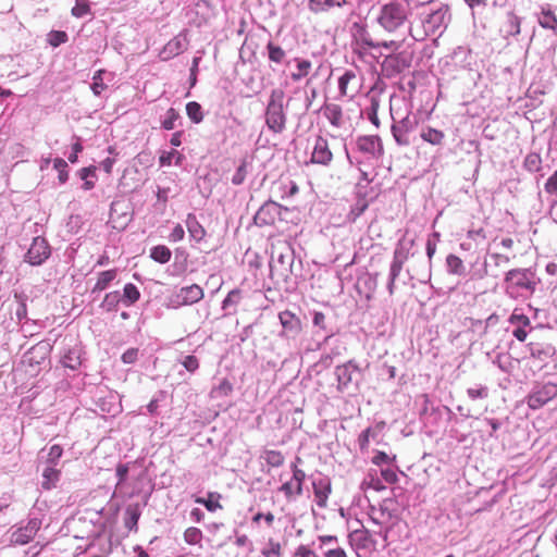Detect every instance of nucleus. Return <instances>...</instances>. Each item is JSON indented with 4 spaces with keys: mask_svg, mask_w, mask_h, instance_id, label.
<instances>
[{
    "mask_svg": "<svg viewBox=\"0 0 557 557\" xmlns=\"http://www.w3.org/2000/svg\"><path fill=\"white\" fill-rule=\"evenodd\" d=\"M233 391V385L227 379H223L211 392V398H221L228 396Z\"/></svg>",
    "mask_w": 557,
    "mask_h": 557,
    "instance_id": "nucleus-45",
    "label": "nucleus"
},
{
    "mask_svg": "<svg viewBox=\"0 0 557 557\" xmlns=\"http://www.w3.org/2000/svg\"><path fill=\"white\" fill-rule=\"evenodd\" d=\"M141 516V508L138 503L136 504H129L125 509V518H124V525L129 531H137L138 530V520Z\"/></svg>",
    "mask_w": 557,
    "mask_h": 557,
    "instance_id": "nucleus-27",
    "label": "nucleus"
},
{
    "mask_svg": "<svg viewBox=\"0 0 557 557\" xmlns=\"http://www.w3.org/2000/svg\"><path fill=\"white\" fill-rule=\"evenodd\" d=\"M61 471L57 468V466H48L46 465L42 471V481L41 486L44 490H51L55 487L57 483L60 480Z\"/></svg>",
    "mask_w": 557,
    "mask_h": 557,
    "instance_id": "nucleus-30",
    "label": "nucleus"
},
{
    "mask_svg": "<svg viewBox=\"0 0 557 557\" xmlns=\"http://www.w3.org/2000/svg\"><path fill=\"white\" fill-rule=\"evenodd\" d=\"M306 478L305 472L293 465V476L292 480L295 482V494L300 496L302 494V482Z\"/></svg>",
    "mask_w": 557,
    "mask_h": 557,
    "instance_id": "nucleus-57",
    "label": "nucleus"
},
{
    "mask_svg": "<svg viewBox=\"0 0 557 557\" xmlns=\"http://www.w3.org/2000/svg\"><path fill=\"white\" fill-rule=\"evenodd\" d=\"M140 298V292L138 287L133 283H126L121 294L122 304L125 307L134 306Z\"/></svg>",
    "mask_w": 557,
    "mask_h": 557,
    "instance_id": "nucleus-31",
    "label": "nucleus"
},
{
    "mask_svg": "<svg viewBox=\"0 0 557 557\" xmlns=\"http://www.w3.org/2000/svg\"><path fill=\"white\" fill-rule=\"evenodd\" d=\"M354 29H356L355 37L358 41H360L363 46L369 48H376L379 45H376L370 37L369 33L366 30L364 26L354 23L352 26Z\"/></svg>",
    "mask_w": 557,
    "mask_h": 557,
    "instance_id": "nucleus-44",
    "label": "nucleus"
},
{
    "mask_svg": "<svg viewBox=\"0 0 557 557\" xmlns=\"http://www.w3.org/2000/svg\"><path fill=\"white\" fill-rule=\"evenodd\" d=\"M220 494L215 492H211L208 494V497H197L195 498V503L202 505L210 512H214L218 509H221L222 506L219 503Z\"/></svg>",
    "mask_w": 557,
    "mask_h": 557,
    "instance_id": "nucleus-41",
    "label": "nucleus"
},
{
    "mask_svg": "<svg viewBox=\"0 0 557 557\" xmlns=\"http://www.w3.org/2000/svg\"><path fill=\"white\" fill-rule=\"evenodd\" d=\"M51 256V247L42 236L34 237L30 247L24 256V261L33 267L44 264Z\"/></svg>",
    "mask_w": 557,
    "mask_h": 557,
    "instance_id": "nucleus-8",
    "label": "nucleus"
},
{
    "mask_svg": "<svg viewBox=\"0 0 557 557\" xmlns=\"http://www.w3.org/2000/svg\"><path fill=\"white\" fill-rule=\"evenodd\" d=\"M557 396V384L546 382L543 384H535L527 397L528 406L533 409H540L548 401Z\"/></svg>",
    "mask_w": 557,
    "mask_h": 557,
    "instance_id": "nucleus-5",
    "label": "nucleus"
},
{
    "mask_svg": "<svg viewBox=\"0 0 557 557\" xmlns=\"http://www.w3.org/2000/svg\"><path fill=\"white\" fill-rule=\"evenodd\" d=\"M509 262L510 258L508 256L488 251L483 264L484 274L496 278Z\"/></svg>",
    "mask_w": 557,
    "mask_h": 557,
    "instance_id": "nucleus-17",
    "label": "nucleus"
},
{
    "mask_svg": "<svg viewBox=\"0 0 557 557\" xmlns=\"http://www.w3.org/2000/svg\"><path fill=\"white\" fill-rule=\"evenodd\" d=\"M178 119H180L178 112L175 109L170 108L165 113V117L161 122L162 128H164L166 131L174 129L175 122Z\"/></svg>",
    "mask_w": 557,
    "mask_h": 557,
    "instance_id": "nucleus-54",
    "label": "nucleus"
},
{
    "mask_svg": "<svg viewBox=\"0 0 557 557\" xmlns=\"http://www.w3.org/2000/svg\"><path fill=\"white\" fill-rule=\"evenodd\" d=\"M417 122L409 115L403 117L400 121H394L392 125V134L399 146L410 145V133L414 129Z\"/></svg>",
    "mask_w": 557,
    "mask_h": 557,
    "instance_id": "nucleus-15",
    "label": "nucleus"
},
{
    "mask_svg": "<svg viewBox=\"0 0 557 557\" xmlns=\"http://www.w3.org/2000/svg\"><path fill=\"white\" fill-rule=\"evenodd\" d=\"M524 169L529 172H537L542 168V159L539 153H529L523 162Z\"/></svg>",
    "mask_w": 557,
    "mask_h": 557,
    "instance_id": "nucleus-48",
    "label": "nucleus"
},
{
    "mask_svg": "<svg viewBox=\"0 0 557 557\" xmlns=\"http://www.w3.org/2000/svg\"><path fill=\"white\" fill-rule=\"evenodd\" d=\"M41 528V519L29 517L26 524L21 523L15 529H11L10 543L13 545H26L33 541Z\"/></svg>",
    "mask_w": 557,
    "mask_h": 557,
    "instance_id": "nucleus-6",
    "label": "nucleus"
},
{
    "mask_svg": "<svg viewBox=\"0 0 557 557\" xmlns=\"http://www.w3.org/2000/svg\"><path fill=\"white\" fill-rule=\"evenodd\" d=\"M265 50L270 63H273L275 65H282L286 63L287 53L277 44L270 40L265 46Z\"/></svg>",
    "mask_w": 557,
    "mask_h": 557,
    "instance_id": "nucleus-28",
    "label": "nucleus"
},
{
    "mask_svg": "<svg viewBox=\"0 0 557 557\" xmlns=\"http://www.w3.org/2000/svg\"><path fill=\"white\" fill-rule=\"evenodd\" d=\"M405 262L396 260L393 258L391 265H389V273H388V280H387V290L389 295L394 294V287L395 282L399 277Z\"/></svg>",
    "mask_w": 557,
    "mask_h": 557,
    "instance_id": "nucleus-35",
    "label": "nucleus"
},
{
    "mask_svg": "<svg viewBox=\"0 0 557 557\" xmlns=\"http://www.w3.org/2000/svg\"><path fill=\"white\" fill-rule=\"evenodd\" d=\"M74 17L81 18L90 13V4L88 0H75V5L71 11Z\"/></svg>",
    "mask_w": 557,
    "mask_h": 557,
    "instance_id": "nucleus-52",
    "label": "nucleus"
},
{
    "mask_svg": "<svg viewBox=\"0 0 557 557\" xmlns=\"http://www.w3.org/2000/svg\"><path fill=\"white\" fill-rule=\"evenodd\" d=\"M186 113L190 121L195 124H198L203 120L202 108L196 101H190L186 104Z\"/></svg>",
    "mask_w": 557,
    "mask_h": 557,
    "instance_id": "nucleus-46",
    "label": "nucleus"
},
{
    "mask_svg": "<svg viewBox=\"0 0 557 557\" xmlns=\"http://www.w3.org/2000/svg\"><path fill=\"white\" fill-rule=\"evenodd\" d=\"M69 40V36L63 30H51L48 34V42L50 46L57 48Z\"/></svg>",
    "mask_w": 557,
    "mask_h": 557,
    "instance_id": "nucleus-53",
    "label": "nucleus"
},
{
    "mask_svg": "<svg viewBox=\"0 0 557 557\" xmlns=\"http://www.w3.org/2000/svg\"><path fill=\"white\" fill-rule=\"evenodd\" d=\"M247 162L243 160L232 176V183L236 186L242 185L247 176Z\"/></svg>",
    "mask_w": 557,
    "mask_h": 557,
    "instance_id": "nucleus-60",
    "label": "nucleus"
},
{
    "mask_svg": "<svg viewBox=\"0 0 557 557\" xmlns=\"http://www.w3.org/2000/svg\"><path fill=\"white\" fill-rule=\"evenodd\" d=\"M288 101L280 88L272 89L264 111V122L270 132L282 134L286 128Z\"/></svg>",
    "mask_w": 557,
    "mask_h": 557,
    "instance_id": "nucleus-3",
    "label": "nucleus"
},
{
    "mask_svg": "<svg viewBox=\"0 0 557 557\" xmlns=\"http://www.w3.org/2000/svg\"><path fill=\"white\" fill-rule=\"evenodd\" d=\"M440 234L433 233L431 236H429L426 244H425V251L429 259V267H431V260L436 252V240L438 239Z\"/></svg>",
    "mask_w": 557,
    "mask_h": 557,
    "instance_id": "nucleus-63",
    "label": "nucleus"
},
{
    "mask_svg": "<svg viewBox=\"0 0 557 557\" xmlns=\"http://www.w3.org/2000/svg\"><path fill=\"white\" fill-rule=\"evenodd\" d=\"M421 138L431 145H441L445 138V135L440 129L425 127L421 132Z\"/></svg>",
    "mask_w": 557,
    "mask_h": 557,
    "instance_id": "nucleus-43",
    "label": "nucleus"
},
{
    "mask_svg": "<svg viewBox=\"0 0 557 557\" xmlns=\"http://www.w3.org/2000/svg\"><path fill=\"white\" fill-rule=\"evenodd\" d=\"M325 320H326V317L324 313H322L320 311L313 312V318H312L313 325L321 331L327 332V334L325 336V339H327L329 337H331L333 335V333H332V331L329 332Z\"/></svg>",
    "mask_w": 557,
    "mask_h": 557,
    "instance_id": "nucleus-58",
    "label": "nucleus"
},
{
    "mask_svg": "<svg viewBox=\"0 0 557 557\" xmlns=\"http://www.w3.org/2000/svg\"><path fill=\"white\" fill-rule=\"evenodd\" d=\"M117 269H110L98 273L97 282L91 288V295H99L101 292L110 287L117 276Z\"/></svg>",
    "mask_w": 557,
    "mask_h": 557,
    "instance_id": "nucleus-23",
    "label": "nucleus"
},
{
    "mask_svg": "<svg viewBox=\"0 0 557 557\" xmlns=\"http://www.w3.org/2000/svg\"><path fill=\"white\" fill-rule=\"evenodd\" d=\"M172 251L164 245H157L150 249V258L161 264L171 260Z\"/></svg>",
    "mask_w": 557,
    "mask_h": 557,
    "instance_id": "nucleus-39",
    "label": "nucleus"
},
{
    "mask_svg": "<svg viewBox=\"0 0 557 557\" xmlns=\"http://www.w3.org/2000/svg\"><path fill=\"white\" fill-rule=\"evenodd\" d=\"M541 278L531 268H516L505 272L504 292L513 300H528L535 293Z\"/></svg>",
    "mask_w": 557,
    "mask_h": 557,
    "instance_id": "nucleus-2",
    "label": "nucleus"
},
{
    "mask_svg": "<svg viewBox=\"0 0 557 557\" xmlns=\"http://www.w3.org/2000/svg\"><path fill=\"white\" fill-rule=\"evenodd\" d=\"M166 393L159 391L147 405V410L150 414H158L159 404L165 399Z\"/></svg>",
    "mask_w": 557,
    "mask_h": 557,
    "instance_id": "nucleus-59",
    "label": "nucleus"
},
{
    "mask_svg": "<svg viewBox=\"0 0 557 557\" xmlns=\"http://www.w3.org/2000/svg\"><path fill=\"white\" fill-rule=\"evenodd\" d=\"M185 225L189 234L190 240L199 244L207 235V231L200 224L195 213H188L185 219Z\"/></svg>",
    "mask_w": 557,
    "mask_h": 557,
    "instance_id": "nucleus-21",
    "label": "nucleus"
},
{
    "mask_svg": "<svg viewBox=\"0 0 557 557\" xmlns=\"http://www.w3.org/2000/svg\"><path fill=\"white\" fill-rule=\"evenodd\" d=\"M263 458L271 467H280L284 462V456L278 450H265Z\"/></svg>",
    "mask_w": 557,
    "mask_h": 557,
    "instance_id": "nucleus-51",
    "label": "nucleus"
},
{
    "mask_svg": "<svg viewBox=\"0 0 557 557\" xmlns=\"http://www.w3.org/2000/svg\"><path fill=\"white\" fill-rule=\"evenodd\" d=\"M356 147L368 159L379 160L384 153L382 140L376 135L359 136L356 139Z\"/></svg>",
    "mask_w": 557,
    "mask_h": 557,
    "instance_id": "nucleus-13",
    "label": "nucleus"
},
{
    "mask_svg": "<svg viewBox=\"0 0 557 557\" xmlns=\"http://www.w3.org/2000/svg\"><path fill=\"white\" fill-rule=\"evenodd\" d=\"M348 0H308V9L314 14L330 11L332 8H343Z\"/></svg>",
    "mask_w": 557,
    "mask_h": 557,
    "instance_id": "nucleus-24",
    "label": "nucleus"
},
{
    "mask_svg": "<svg viewBox=\"0 0 557 557\" xmlns=\"http://www.w3.org/2000/svg\"><path fill=\"white\" fill-rule=\"evenodd\" d=\"M53 168L58 171L59 175V182L60 184L66 183L69 180V172H67V163L62 158H55L53 161Z\"/></svg>",
    "mask_w": 557,
    "mask_h": 557,
    "instance_id": "nucleus-50",
    "label": "nucleus"
},
{
    "mask_svg": "<svg viewBox=\"0 0 557 557\" xmlns=\"http://www.w3.org/2000/svg\"><path fill=\"white\" fill-rule=\"evenodd\" d=\"M282 211L287 212L288 209L273 200H268L253 215V223L259 227L273 225L281 218Z\"/></svg>",
    "mask_w": 557,
    "mask_h": 557,
    "instance_id": "nucleus-10",
    "label": "nucleus"
},
{
    "mask_svg": "<svg viewBox=\"0 0 557 557\" xmlns=\"http://www.w3.org/2000/svg\"><path fill=\"white\" fill-rule=\"evenodd\" d=\"M335 375L339 391L348 389L352 385L357 386L361 377L359 367L354 360H349L344 364L337 366L335 368Z\"/></svg>",
    "mask_w": 557,
    "mask_h": 557,
    "instance_id": "nucleus-9",
    "label": "nucleus"
},
{
    "mask_svg": "<svg viewBox=\"0 0 557 557\" xmlns=\"http://www.w3.org/2000/svg\"><path fill=\"white\" fill-rule=\"evenodd\" d=\"M407 0H392L381 7L377 23L389 33L406 29L409 32Z\"/></svg>",
    "mask_w": 557,
    "mask_h": 557,
    "instance_id": "nucleus-4",
    "label": "nucleus"
},
{
    "mask_svg": "<svg viewBox=\"0 0 557 557\" xmlns=\"http://www.w3.org/2000/svg\"><path fill=\"white\" fill-rule=\"evenodd\" d=\"M203 289L198 284L181 287L170 298V304L173 308L182 306H190L203 298Z\"/></svg>",
    "mask_w": 557,
    "mask_h": 557,
    "instance_id": "nucleus-11",
    "label": "nucleus"
},
{
    "mask_svg": "<svg viewBox=\"0 0 557 557\" xmlns=\"http://www.w3.org/2000/svg\"><path fill=\"white\" fill-rule=\"evenodd\" d=\"M62 454H63V448L60 445H58V444L52 445L49 448V453H48V457H47V460H46V465H48V466H58L59 461H60V459L62 457Z\"/></svg>",
    "mask_w": 557,
    "mask_h": 557,
    "instance_id": "nucleus-55",
    "label": "nucleus"
},
{
    "mask_svg": "<svg viewBox=\"0 0 557 557\" xmlns=\"http://www.w3.org/2000/svg\"><path fill=\"white\" fill-rule=\"evenodd\" d=\"M333 153L329 147L327 139L319 135L314 139L313 149L310 157V162L329 166L332 163Z\"/></svg>",
    "mask_w": 557,
    "mask_h": 557,
    "instance_id": "nucleus-16",
    "label": "nucleus"
},
{
    "mask_svg": "<svg viewBox=\"0 0 557 557\" xmlns=\"http://www.w3.org/2000/svg\"><path fill=\"white\" fill-rule=\"evenodd\" d=\"M122 304L121 293L113 290L107 293L103 297L100 308L107 312H115L119 309V305Z\"/></svg>",
    "mask_w": 557,
    "mask_h": 557,
    "instance_id": "nucleus-34",
    "label": "nucleus"
},
{
    "mask_svg": "<svg viewBox=\"0 0 557 557\" xmlns=\"http://www.w3.org/2000/svg\"><path fill=\"white\" fill-rule=\"evenodd\" d=\"M544 189L547 194L555 196L553 205L557 203V170L548 177L544 185Z\"/></svg>",
    "mask_w": 557,
    "mask_h": 557,
    "instance_id": "nucleus-61",
    "label": "nucleus"
},
{
    "mask_svg": "<svg viewBox=\"0 0 557 557\" xmlns=\"http://www.w3.org/2000/svg\"><path fill=\"white\" fill-rule=\"evenodd\" d=\"M186 47H187L186 38L183 37L182 35H178V36L174 37L173 39H171L163 47L162 51L160 52V57L162 60H170V59L181 54L182 52H184Z\"/></svg>",
    "mask_w": 557,
    "mask_h": 557,
    "instance_id": "nucleus-20",
    "label": "nucleus"
},
{
    "mask_svg": "<svg viewBox=\"0 0 557 557\" xmlns=\"http://www.w3.org/2000/svg\"><path fill=\"white\" fill-rule=\"evenodd\" d=\"M294 61L296 62L297 71L293 72L290 74V78L294 82H299L309 74V72L312 67V63H311V61H309L307 59H300V58H295Z\"/></svg>",
    "mask_w": 557,
    "mask_h": 557,
    "instance_id": "nucleus-37",
    "label": "nucleus"
},
{
    "mask_svg": "<svg viewBox=\"0 0 557 557\" xmlns=\"http://www.w3.org/2000/svg\"><path fill=\"white\" fill-rule=\"evenodd\" d=\"M369 201L364 196L358 195L356 198L355 203L351 206L348 214L347 220L351 223H355L368 209Z\"/></svg>",
    "mask_w": 557,
    "mask_h": 557,
    "instance_id": "nucleus-33",
    "label": "nucleus"
},
{
    "mask_svg": "<svg viewBox=\"0 0 557 557\" xmlns=\"http://www.w3.org/2000/svg\"><path fill=\"white\" fill-rule=\"evenodd\" d=\"M528 350L532 358L539 359L541 361L548 359L553 354V348L550 346H544L537 343L528 344Z\"/></svg>",
    "mask_w": 557,
    "mask_h": 557,
    "instance_id": "nucleus-36",
    "label": "nucleus"
},
{
    "mask_svg": "<svg viewBox=\"0 0 557 557\" xmlns=\"http://www.w3.org/2000/svg\"><path fill=\"white\" fill-rule=\"evenodd\" d=\"M62 363L65 368L76 370L82 363L81 349L76 347L67 349L62 357Z\"/></svg>",
    "mask_w": 557,
    "mask_h": 557,
    "instance_id": "nucleus-38",
    "label": "nucleus"
},
{
    "mask_svg": "<svg viewBox=\"0 0 557 557\" xmlns=\"http://www.w3.org/2000/svg\"><path fill=\"white\" fill-rule=\"evenodd\" d=\"M278 320L282 325L280 336L286 339H295L302 332V321L300 317L296 315L289 310H284L278 313Z\"/></svg>",
    "mask_w": 557,
    "mask_h": 557,
    "instance_id": "nucleus-12",
    "label": "nucleus"
},
{
    "mask_svg": "<svg viewBox=\"0 0 557 557\" xmlns=\"http://www.w3.org/2000/svg\"><path fill=\"white\" fill-rule=\"evenodd\" d=\"M295 253L290 248H286L285 252H280L273 258L270 264L271 273L278 275L283 280H287L294 273L293 265Z\"/></svg>",
    "mask_w": 557,
    "mask_h": 557,
    "instance_id": "nucleus-14",
    "label": "nucleus"
},
{
    "mask_svg": "<svg viewBox=\"0 0 557 557\" xmlns=\"http://www.w3.org/2000/svg\"><path fill=\"white\" fill-rule=\"evenodd\" d=\"M467 395L471 400L486 399L490 395V391L486 385L476 384L467 389Z\"/></svg>",
    "mask_w": 557,
    "mask_h": 557,
    "instance_id": "nucleus-47",
    "label": "nucleus"
},
{
    "mask_svg": "<svg viewBox=\"0 0 557 557\" xmlns=\"http://www.w3.org/2000/svg\"><path fill=\"white\" fill-rule=\"evenodd\" d=\"M138 356L139 349L132 347L122 354L121 360L124 364H134L138 360Z\"/></svg>",
    "mask_w": 557,
    "mask_h": 557,
    "instance_id": "nucleus-64",
    "label": "nucleus"
},
{
    "mask_svg": "<svg viewBox=\"0 0 557 557\" xmlns=\"http://www.w3.org/2000/svg\"><path fill=\"white\" fill-rule=\"evenodd\" d=\"M103 74H104V70H99L95 73V75L92 77V83L90 85V88L96 96H99L101 94V91L107 88V85L103 83V78H102Z\"/></svg>",
    "mask_w": 557,
    "mask_h": 557,
    "instance_id": "nucleus-56",
    "label": "nucleus"
},
{
    "mask_svg": "<svg viewBox=\"0 0 557 557\" xmlns=\"http://www.w3.org/2000/svg\"><path fill=\"white\" fill-rule=\"evenodd\" d=\"M243 299L242 290L234 288L223 299L221 309L223 310V317L233 315L237 312V307Z\"/></svg>",
    "mask_w": 557,
    "mask_h": 557,
    "instance_id": "nucleus-22",
    "label": "nucleus"
},
{
    "mask_svg": "<svg viewBox=\"0 0 557 557\" xmlns=\"http://www.w3.org/2000/svg\"><path fill=\"white\" fill-rule=\"evenodd\" d=\"M537 22L541 27L553 30L557 34V17L552 11L549 4H544L541 7V12L537 15Z\"/></svg>",
    "mask_w": 557,
    "mask_h": 557,
    "instance_id": "nucleus-25",
    "label": "nucleus"
},
{
    "mask_svg": "<svg viewBox=\"0 0 557 557\" xmlns=\"http://www.w3.org/2000/svg\"><path fill=\"white\" fill-rule=\"evenodd\" d=\"M184 156L175 150L172 149L171 151H163L159 158L160 166H170L172 162H174L175 165H181L183 163Z\"/></svg>",
    "mask_w": 557,
    "mask_h": 557,
    "instance_id": "nucleus-40",
    "label": "nucleus"
},
{
    "mask_svg": "<svg viewBox=\"0 0 557 557\" xmlns=\"http://www.w3.org/2000/svg\"><path fill=\"white\" fill-rule=\"evenodd\" d=\"M181 364L190 373H195L199 369V360L194 355L185 356L182 359Z\"/></svg>",
    "mask_w": 557,
    "mask_h": 557,
    "instance_id": "nucleus-62",
    "label": "nucleus"
},
{
    "mask_svg": "<svg viewBox=\"0 0 557 557\" xmlns=\"http://www.w3.org/2000/svg\"><path fill=\"white\" fill-rule=\"evenodd\" d=\"M450 11L447 4L429 2L423 5L417 20L409 23V34L417 40H423L428 36L441 35L450 22Z\"/></svg>",
    "mask_w": 557,
    "mask_h": 557,
    "instance_id": "nucleus-1",
    "label": "nucleus"
},
{
    "mask_svg": "<svg viewBox=\"0 0 557 557\" xmlns=\"http://www.w3.org/2000/svg\"><path fill=\"white\" fill-rule=\"evenodd\" d=\"M416 244L414 237L409 236L406 232L396 243L393 258L406 262L410 257L414 256L413 247Z\"/></svg>",
    "mask_w": 557,
    "mask_h": 557,
    "instance_id": "nucleus-19",
    "label": "nucleus"
},
{
    "mask_svg": "<svg viewBox=\"0 0 557 557\" xmlns=\"http://www.w3.org/2000/svg\"><path fill=\"white\" fill-rule=\"evenodd\" d=\"M322 111L331 125L335 127H341L343 125V111L341 106L336 103H325L322 107Z\"/></svg>",
    "mask_w": 557,
    "mask_h": 557,
    "instance_id": "nucleus-29",
    "label": "nucleus"
},
{
    "mask_svg": "<svg viewBox=\"0 0 557 557\" xmlns=\"http://www.w3.org/2000/svg\"><path fill=\"white\" fill-rule=\"evenodd\" d=\"M520 18L513 12H508L507 20L502 26L500 32L506 38L509 36H517L520 34Z\"/></svg>",
    "mask_w": 557,
    "mask_h": 557,
    "instance_id": "nucleus-32",
    "label": "nucleus"
},
{
    "mask_svg": "<svg viewBox=\"0 0 557 557\" xmlns=\"http://www.w3.org/2000/svg\"><path fill=\"white\" fill-rule=\"evenodd\" d=\"M447 271L450 274L463 275L466 273V267L463 261L456 255H448L446 258Z\"/></svg>",
    "mask_w": 557,
    "mask_h": 557,
    "instance_id": "nucleus-42",
    "label": "nucleus"
},
{
    "mask_svg": "<svg viewBox=\"0 0 557 557\" xmlns=\"http://www.w3.org/2000/svg\"><path fill=\"white\" fill-rule=\"evenodd\" d=\"M319 549L324 557H347L346 552L338 546V539L335 535H321L318 537Z\"/></svg>",
    "mask_w": 557,
    "mask_h": 557,
    "instance_id": "nucleus-18",
    "label": "nucleus"
},
{
    "mask_svg": "<svg viewBox=\"0 0 557 557\" xmlns=\"http://www.w3.org/2000/svg\"><path fill=\"white\" fill-rule=\"evenodd\" d=\"M331 491V483L327 479H321L313 482V492L319 507L324 508L326 506Z\"/></svg>",
    "mask_w": 557,
    "mask_h": 557,
    "instance_id": "nucleus-26",
    "label": "nucleus"
},
{
    "mask_svg": "<svg viewBox=\"0 0 557 557\" xmlns=\"http://www.w3.org/2000/svg\"><path fill=\"white\" fill-rule=\"evenodd\" d=\"M412 55L406 51L385 57L382 72L387 78L395 77L411 66Z\"/></svg>",
    "mask_w": 557,
    "mask_h": 557,
    "instance_id": "nucleus-7",
    "label": "nucleus"
},
{
    "mask_svg": "<svg viewBox=\"0 0 557 557\" xmlns=\"http://www.w3.org/2000/svg\"><path fill=\"white\" fill-rule=\"evenodd\" d=\"M202 540V532L200 529L189 527L184 532V541L189 545H198Z\"/></svg>",
    "mask_w": 557,
    "mask_h": 557,
    "instance_id": "nucleus-49",
    "label": "nucleus"
}]
</instances>
